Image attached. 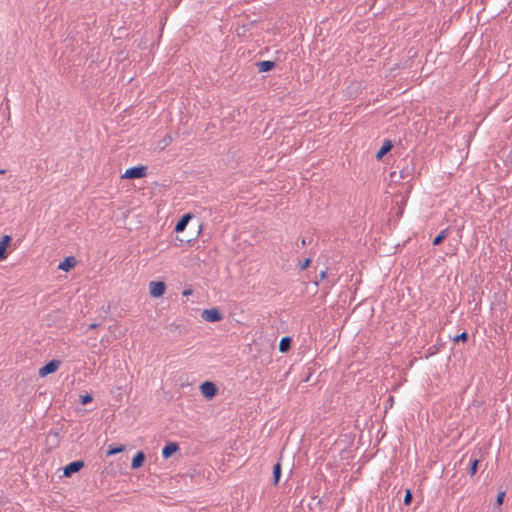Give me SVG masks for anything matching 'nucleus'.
<instances>
[{
    "instance_id": "1",
    "label": "nucleus",
    "mask_w": 512,
    "mask_h": 512,
    "mask_svg": "<svg viewBox=\"0 0 512 512\" xmlns=\"http://www.w3.org/2000/svg\"><path fill=\"white\" fill-rule=\"evenodd\" d=\"M396 167L399 169L398 177L401 179L411 178L415 172L413 158L406 157L401 159Z\"/></svg>"
},
{
    "instance_id": "2",
    "label": "nucleus",
    "mask_w": 512,
    "mask_h": 512,
    "mask_svg": "<svg viewBox=\"0 0 512 512\" xmlns=\"http://www.w3.org/2000/svg\"><path fill=\"white\" fill-rule=\"evenodd\" d=\"M146 175L147 167L144 165H138L126 169L122 177L127 179H139L145 177Z\"/></svg>"
},
{
    "instance_id": "3",
    "label": "nucleus",
    "mask_w": 512,
    "mask_h": 512,
    "mask_svg": "<svg viewBox=\"0 0 512 512\" xmlns=\"http://www.w3.org/2000/svg\"><path fill=\"white\" fill-rule=\"evenodd\" d=\"M201 317L210 323L219 322L224 318L223 313L218 308L204 309L201 313Z\"/></svg>"
},
{
    "instance_id": "4",
    "label": "nucleus",
    "mask_w": 512,
    "mask_h": 512,
    "mask_svg": "<svg viewBox=\"0 0 512 512\" xmlns=\"http://www.w3.org/2000/svg\"><path fill=\"white\" fill-rule=\"evenodd\" d=\"M200 391L206 399L210 400L216 396L218 387L211 381H205L200 385Z\"/></svg>"
},
{
    "instance_id": "5",
    "label": "nucleus",
    "mask_w": 512,
    "mask_h": 512,
    "mask_svg": "<svg viewBox=\"0 0 512 512\" xmlns=\"http://www.w3.org/2000/svg\"><path fill=\"white\" fill-rule=\"evenodd\" d=\"M60 365H61L60 360L53 359V360L47 362L45 365H43L39 369L38 374L40 377H45L49 374L56 372L58 370V368L60 367Z\"/></svg>"
},
{
    "instance_id": "6",
    "label": "nucleus",
    "mask_w": 512,
    "mask_h": 512,
    "mask_svg": "<svg viewBox=\"0 0 512 512\" xmlns=\"http://www.w3.org/2000/svg\"><path fill=\"white\" fill-rule=\"evenodd\" d=\"M166 291V285L163 281H151L149 283V293L152 297H161Z\"/></svg>"
},
{
    "instance_id": "7",
    "label": "nucleus",
    "mask_w": 512,
    "mask_h": 512,
    "mask_svg": "<svg viewBox=\"0 0 512 512\" xmlns=\"http://www.w3.org/2000/svg\"><path fill=\"white\" fill-rule=\"evenodd\" d=\"M84 465V461L82 460L72 461L63 468V475L65 477H71L74 473L79 472Z\"/></svg>"
},
{
    "instance_id": "8",
    "label": "nucleus",
    "mask_w": 512,
    "mask_h": 512,
    "mask_svg": "<svg viewBox=\"0 0 512 512\" xmlns=\"http://www.w3.org/2000/svg\"><path fill=\"white\" fill-rule=\"evenodd\" d=\"M61 441V430L57 428H53L48 432L47 442L52 447H57Z\"/></svg>"
},
{
    "instance_id": "9",
    "label": "nucleus",
    "mask_w": 512,
    "mask_h": 512,
    "mask_svg": "<svg viewBox=\"0 0 512 512\" xmlns=\"http://www.w3.org/2000/svg\"><path fill=\"white\" fill-rule=\"evenodd\" d=\"M77 264V259L74 256H67L58 265V269L68 272L74 268Z\"/></svg>"
},
{
    "instance_id": "10",
    "label": "nucleus",
    "mask_w": 512,
    "mask_h": 512,
    "mask_svg": "<svg viewBox=\"0 0 512 512\" xmlns=\"http://www.w3.org/2000/svg\"><path fill=\"white\" fill-rule=\"evenodd\" d=\"M179 450V445L176 442H168L162 449V457L168 459Z\"/></svg>"
},
{
    "instance_id": "11",
    "label": "nucleus",
    "mask_w": 512,
    "mask_h": 512,
    "mask_svg": "<svg viewBox=\"0 0 512 512\" xmlns=\"http://www.w3.org/2000/svg\"><path fill=\"white\" fill-rule=\"evenodd\" d=\"M192 214L186 213L184 214L176 223L174 231L179 233L185 230L189 221L192 219Z\"/></svg>"
},
{
    "instance_id": "12",
    "label": "nucleus",
    "mask_w": 512,
    "mask_h": 512,
    "mask_svg": "<svg viewBox=\"0 0 512 512\" xmlns=\"http://www.w3.org/2000/svg\"><path fill=\"white\" fill-rule=\"evenodd\" d=\"M393 147V143L389 139H385L381 148L376 153V159L381 160Z\"/></svg>"
},
{
    "instance_id": "13",
    "label": "nucleus",
    "mask_w": 512,
    "mask_h": 512,
    "mask_svg": "<svg viewBox=\"0 0 512 512\" xmlns=\"http://www.w3.org/2000/svg\"><path fill=\"white\" fill-rule=\"evenodd\" d=\"M276 66L275 61L271 60H263L256 63V67L258 68V72H269L274 69Z\"/></svg>"
},
{
    "instance_id": "14",
    "label": "nucleus",
    "mask_w": 512,
    "mask_h": 512,
    "mask_svg": "<svg viewBox=\"0 0 512 512\" xmlns=\"http://www.w3.org/2000/svg\"><path fill=\"white\" fill-rule=\"evenodd\" d=\"M12 238L9 235H4L0 240V260H4L7 257L6 249L10 244Z\"/></svg>"
},
{
    "instance_id": "15",
    "label": "nucleus",
    "mask_w": 512,
    "mask_h": 512,
    "mask_svg": "<svg viewBox=\"0 0 512 512\" xmlns=\"http://www.w3.org/2000/svg\"><path fill=\"white\" fill-rule=\"evenodd\" d=\"M443 347H444V342H442V340L439 338L434 345L430 346L426 350L425 358L427 359V358L437 354L438 352H440L442 350Z\"/></svg>"
},
{
    "instance_id": "16",
    "label": "nucleus",
    "mask_w": 512,
    "mask_h": 512,
    "mask_svg": "<svg viewBox=\"0 0 512 512\" xmlns=\"http://www.w3.org/2000/svg\"><path fill=\"white\" fill-rule=\"evenodd\" d=\"M145 458H146L145 453H144L143 451H138V452L134 455V457H133V459H132V462H131V468H132V469H138V468H140V467L143 465V463H144V461H145Z\"/></svg>"
},
{
    "instance_id": "17",
    "label": "nucleus",
    "mask_w": 512,
    "mask_h": 512,
    "mask_svg": "<svg viewBox=\"0 0 512 512\" xmlns=\"http://www.w3.org/2000/svg\"><path fill=\"white\" fill-rule=\"evenodd\" d=\"M168 329L178 335L186 334L188 332L187 327L183 323L172 322L168 325Z\"/></svg>"
},
{
    "instance_id": "18",
    "label": "nucleus",
    "mask_w": 512,
    "mask_h": 512,
    "mask_svg": "<svg viewBox=\"0 0 512 512\" xmlns=\"http://www.w3.org/2000/svg\"><path fill=\"white\" fill-rule=\"evenodd\" d=\"M254 23L255 21H250L238 26L236 29L237 35L240 37H245L247 33L250 32V30L252 29Z\"/></svg>"
},
{
    "instance_id": "19",
    "label": "nucleus",
    "mask_w": 512,
    "mask_h": 512,
    "mask_svg": "<svg viewBox=\"0 0 512 512\" xmlns=\"http://www.w3.org/2000/svg\"><path fill=\"white\" fill-rule=\"evenodd\" d=\"M282 475V464L280 460L273 466V481L272 484L277 486Z\"/></svg>"
},
{
    "instance_id": "20",
    "label": "nucleus",
    "mask_w": 512,
    "mask_h": 512,
    "mask_svg": "<svg viewBox=\"0 0 512 512\" xmlns=\"http://www.w3.org/2000/svg\"><path fill=\"white\" fill-rule=\"evenodd\" d=\"M292 344V338L290 336H284L279 342V351L286 353L290 350Z\"/></svg>"
},
{
    "instance_id": "21",
    "label": "nucleus",
    "mask_w": 512,
    "mask_h": 512,
    "mask_svg": "<svg viewBox=\"0 0 512 512\" xmlns=\"http://www.w3.org/2000/svg\"><path fill=\"white\" fill-rule=\"evenodd\" d=\"M449 230H450L449 227L441 230L439 232V234L437 236H435V238L433 239V245L434 246L440 245L444 241V239L449 235Z\"/></svg>"
},
{
    "instance_id": "22",
    "label": "nucleus",
    "mask_w": 512,
    "mask_h": 512,
    "mask_svg": "<svg viewBox=\"0 0 512 512\" xmlns=\"http://www.w3.org/2000/svg\"><path fill=\"white\" fill-rule=\"evenodd\" d=\"M479 465V459L478 458H471L469 468H468V474L472 477L476 474L478 470Z\"/></svg>"
},
{
    "instance_id": "23",
    "label": "nucleus",
    "mask_w": 512,
    "mask_h": 512,
    "mask_svg": "<svg viewBox=\"0 0 512 512\" xmlns=\"http://www.w3.org/2000/svg\"><path fill=\"white\" fill-rule=\"evenodd\" d=\"M124 449H125V447L123 445H119V446L110 445L107 450V456H112V455L121 453L122 451H124Z\"/></svg>"
},
{
    "instance_id": "24",
    "label": "nucleus",
    "mask_w": 512,
    "mask_h": 512,
    "mask_svg": "<svg viewBox=\"0 0 512 512\" xmlns=\"http://www.w3.org/2000/svg\"><path fill=\"white\" fill-rule=\"evenodd\" d=\"M312 259L311 258H305L303 260H299L297 267L300 271L307 269L311 264Z\"/></svg>"
},
{
    "instance_id": "25",
    "label": "nucleus",
    "mask_w": 512,
    "mask_h": 512,
    "mask_svg": "<svg viewBox=\"0 0 512 512\" xmlns=\"http://www.w3.org/2000/svg\"><path fill=\"white\" fill-rule=\"evenodd\" d=\"M468 338H469L468 333H467L466 331H464V332H462V333H460V334L456 335V336L453 338V341H454L455 343L460 342V341H461V342H467V341H468Z\"/></svg>"
},
{
    "instance_id": "26",
    "label": "nucleus",
    "mask_w": 512,
    "mask_h": 512,
    "mask_svg": "<svg viewBox=\"0 0 512 512\" xmlns=\"http://www.w3.org/2000/svg\"><path fill=\"white\" fill-rule=\"evenodd\" d=\"M93 401V397L91 394H84L80 396V403L82 405H87L88 403H91Z\"/></svg>"
},
{
    "instance_id": "27",
    "label": "nucleus",
    "mask_w": 512,
    "mask_h": 512,
    "mask_svg": "<svg viewBox=\"0 0 512 512\" xmlns=\"http://www.w3.org/2000/svg\"><path fill=\"white\" fill-rule=\"evenodd\" d=\"M412 500H413L412 492L409 489H407L405 492V495H404L403 503H404V505L408 506L411 504Z\"/></svg>"
},
{
    "instance_id": "28",
    "label": "nucleus",
    "mask_w": 512,
    "mask_h": 512,
    "mask_svg": "<svg viewBox=\"0 0 512 512\" xmlns=\"http://www.w3.org/2000/svg\"><path fill=\"white\" fill-rule=\"evenodd\" d=\"M326 277H327L326 270L321 271L320 274H319V279L314 281V286L318 287L319 286V282L324 280Z\"/></svg>"
},
{
    "instance_id": "29",
    "label": "nucleus",
    "mask_w": 512,
    "mask_h": 512,
    "mask_svg": "<svg viewBox=\"0 0 512 512\" xmlns=\"http://www.w3.org/2000/svg\"><path fill=\"white\" fill-rule=\"evenodd\" d=\"M505 492H500L496 498V504L501 505L503 503Z\"/></svg>"
},
{
    "instance_id": "30",
    "label": "nucleus",
    "mask_w": 512,
    "mask_h": 512,
    "mask_svg": "<svg viewBox=\"0 0 512 512\" xmlns=\"http://www.w3.org/2000/svg\"><path fill=\"white\" fill-rule=\"evenodd\" d=\"M193 293V290L192 289H185L183 292H182V295L183 296H189Z\"/></svg>"
},
{
    "instance_id": "31",
    "label": "nucleus",
    "mask_w": 512,
    "mask_h": 512,
    "mask_svg": "<svg viewBox=\"0 0 512 512\" xmlns=\"http://www.w3.org/2000/svg\"><path fill=\"white\" fill-rule=\"evenodd\" d=\"M396 176H397V172L396 171L391 172L390 173L391 181H396Z\"/></svg>"
},
{
    "instance_id": "32",
    "label": "nucleus",
    "mask_w": 512,
    "mask_h": 512,
    "mask_svg": "<svg viewBox=\"0 0 512 512\" xmlns=\"http://www.w3.org/2000/svg\"><path fill=\"white\" fill-rule=\"evenodd\" d=\"M310 242H307L306 238H302L301 241H300V244L301 246H306L307 244H309Z\"/></svg>"
},
{
    "instance_id": "33",
    "label": "nucleus",
    "mask_w": 512,
    "mask_h": 512,
    "mask_svg": "<svg viewBox=\"0 0 512 512\" xmlns=\"http://www.w3.org/2000/svg\"><path fill=\"white\" fill-rule=\"evenodd\" d=\"M393 402H394L393 396H389V398H388L389 407H392Z\"/></svg>"
},
{
    "instance_id": "34",
    "label": "nucleus",
    "mask_w": 512,
    "mask_h": 512,
    "mask_svg": "<svg viewBox=\"0 0 512 512\" xmlns=\"http://www.w3.org/2000/svg\"><path fill=\"white\" fill-rule=\"evenodd\" d=\"M6 101V109L8 110V117H10V112H9V100L8 99H5Z\"/></svg>"
},
{
    "instance_id": "35",
    "label": "nucleus",
    "mask_w": 512,
    "mask_h": 512,
    "mask_svg": "<svg viewBox=\"0 0 512 512\" xmlns=\"http://www.w3.org/2000/svg\"><path fill=\"white\" fill-rule=\"evenodd\" d=\"M97 327V324L93 323L90 325V328H96Z\"/></svg>"
},
{
    "instance_id": "36",
    "label": "nucleus",
    "mask_w": 512,
    "mask_h": 512,
    "mask_svg": "<svg viewBox=\"0 0 512 512\" xmlns=\"http://www.w3.org/2000/svg\"><path fill=\"white\" fill-rule=\"evenodd\" d=\"M5 172H6V170H5V169H1V170H0V174H4Z\"/></svg>"
}]
</instances>
